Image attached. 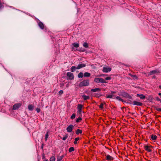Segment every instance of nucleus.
Segmentation results:
<instances>
[{
    "mask_svg": "<svg viewBox=\"0 0 161 161\" xmlns=\"http://www.w3.org/2000/svg\"><path fill=\"white\" fill-rule=\"evenodd\" d=\"M157 111H158L161 112V108H158L156 109Z\"/></svg>",
    "mask_w": 161,
    "mask_h": 161,
    "instance_id": "obj_44",
    "label": "nucleus"
},
{
    "mask_svg": "<svg viewBox=\"0 0 161 161\" xmlns=\"http://www.w3.org/2000/svg\"><path fill=\"white\" fill-rule=\"evenodd\" d=\"M43 144H42V147H41V148H42V149H43Z\"/></svg>",
    "mask_w": 161,
    "mask_h": 161,
    "instance_id": "obj_50",
    "label": "nucleus"
},
{
    "mask_svg": "<svg viewBox=\"0 0 161 161\" xmlns=\"http://www.w3.org/2000/svg\"><path fill=\"white\" fill-rule=\"evenodd\" d=\"M38 25L39 27L42 30H43L45 28H46V26L41 21H39L38 23Z\"/></svg>",
    "mask_w": 161,
    "mask_h": 161,
    "instance_id": "obj_7",
    "label": "nucleus"
},
{
    "mask_svg": "<svg viewBox=\"0 0 161 161\" xmlns=\"http://www.w3.org/2000/svg\"><path fill=\"white\" fill-rule=\"evenodd\" d=\"M160 71L158 69H156L154 70H152L150 71L149 73V75H152L153 74H156V73H160Z\"/></svg>",
    "mask_w": 161,
    "mask_h": 161,
    "instance_id": "obj_6",
    "label": "nucleus"
},
{
    "mask_svg": "<svg viewBox=\"0 0 161 161\" xmlns=\"http://www.w3.org/2000/svg\"><path fill=\"white\" fill-rule=\"evenodd\" d=\"M91 75L90 73L86 72L84 73V76L85 77H89Z\"/></svg>",
    "mask_w": 161,
    "mask_h": 161,
    "instance_id": "obj_20",
    "label": "nucleus"
},
{
    "mask_svg": "<svg viewBox=\"0 0 161 161\" xmlns=\"http://www.w3.org/2000/svg\"><path fill=\"white\" fill-rule=\"evenodd\" d=\"M82 133V131L81 130L78 129L76 130V133L77 135H79L80 134H81Z\"/></svg>",
    "mask_w": 161,
    "mask_h": 161,
    "instance_id": "obj_22",
    "label": "nucleus"
},
{
    "mask_svg": "<svg viewBox=\"0 0 161 161\" xmlns=\"http://www.w3.org/2000/svg\"><path fill=\"white\" fill-rule=\"evenodd\" d=\"M115 98L117 100H118L119 101H121L122 102H123V99H122L120 97H119V96H117L116 97H115Z\"/></svg>",
    "mask_w": 161,
    "mask_h": 161,
    "instance_id": "obj_30",
    "label": "nucleus"
},
{
    "mask_svg": "<svg viewBox=\"0 0 161 161\" xmlns=\"http://www.w3.org/2000/svg\"><path fill=\"white\" fill-rule=\"evenodd\" d=\"M158 95L159 96H160V97L161 98V93H158Z\"/></svg>",
    "mask_w": 161,
    "mask_h": 161,
    "instance_id": "obj_47",
    "label": "nucleus"
},
{
    "mask_svg": "<svg viewBox=\"0 0 161 161\" xmlns=\"http://www.w3.org/2000/svg\"><path fill=\"white\" fill-rule=\"evenodd\" d=\"M68 134L66 135L64 137L62 138V139L64 140L65 141V140L66 139L68 138Z\"/></svg>",
    "mask_w": 161,
    "mask_h": 161,
    "instance_id": "obj_34",
    "label": "nucleus"
},
{
    "mask_svg": "<svg viewBox=\"0 0 161 161\" xmlns=\"http://www.w3.org/2000/svg\"><path fill=\"white\" fill-rule=\"evenodd\" d=\"M82 97L85 100L88 99L90 98V97L89 96H86L85 95H83Z\"/></svg>",
    "mask_w": 161,
    "mask_h": 161,
    "instance_id": "obj_17",
    "label": "nucleus"
},
{
    "mask_svg": "<svg viewBox=\"0 0 161 161\" xmlns=\"http://www.w3.org/2000/svg\"><path fill=\"white\" fill-rule=\"evenodd\" d=\"M86 66V64H79L78 65L77 67V69H81L83 67H84Z\"/></svg>",
    "mask_w": 161,
    "mask_h": 161,
    "instance_id": "obj_11",
    "label": "nucleus"
},
{
    "mask_svg": "<svg viewBox=\"0 0 161 161\" xmlns=\"http://www.w3.org/2000/svg\"><path fill=\"white\" fill-rule=\"evenodd\" d=\"M21 106V104L20 103H17L14 104L13 107V110H16L19 109Z\"/></svg>",
    "mask_w": 161,
    "mask_h": 161,
    "instance_id": "obj_4",
    "label": "nucleus"
},
{
    "mask_svg": "<svg viewBox=\"0 0 161 161\" xmlns=\"http://www.w3.org/2000/svg\"><path fill=\"white\" fill-rule=\"evenodd\" d=\"M129 75L132 77L134 79H137V77L136 75H132L131 74H129Z\"/></svg>",
    "mask_w": 161,
    "mask_h": 161,
    "instance_id": "obj_27",
    "label": "nucleus"
},
{
    "mask_svg": "<svg viewBox=\"0 0 161 161\" xmlns=\"http://www.w3.org/2000/svg\"><path fill=\"white\" fill-rule=\"evenodd\" d=\"M156 99L157 101H160L161 100L158 97H156Z\"/></svg>",
    "mask_w": 161,
    "mask_h": 161,
    "instance_id": "obj_42",
    "label": "nucleus"
},
{
    "mask_svg": "<svg viewBox=\"0 0 161 161\" xmlns=\"http://www.w3.org/2000/svg\"><path fill=\"white\" fill-rule=\"evenodd\" d=\"M133 104L134 105L139 106H141L142 105V103L135 101L133 102Z\"/></svg>",
    "mask_w": 161,
    "mask_h": 161,
    "instance_id": "obj_12",
    "label": "nucleus"
},
{
    "mask_svg": "<svg viewBox=\"0 0 161 161\" xmlns=\"http://www.w3.org/2000/svg\"><path fill=\"white\" fill-rule=\"evenodd\" d=\"M105 156L106 160L108 161L113 160L114 159L113 158L108 154L106 155Z\"/></svg>",
    "mask_w": 161,
    "mask_h": 161,
    "instance_id": "obj_10",
    "label": "nucleus"
},
{
    "mask_svg": "<svg viewBox=\"0 0 161 161\" xmlns=\"http://www.w3.org/2000/svg\"><path fill=\"white\" fill-rule=\"evenodd\" d=\"M144 148L145 150L148 152H152V150L149 148V147L148 146L145 145L144 146Z\"/></svg>",
    "mask_w": 161,
    "mask_h": 161,
    "instance_id": "obj_14",
    "label": "nucleus"
},
{
    "mask_svg": "<svg viewBox=\"0 0 161 161\" xmlns=\"http://www.w3.org/2000/svg\"><path fill=\"white\" fill-rule=\"evenodd\" d=\"M160 102H161V100L160 101Z\"/></svg>",
    "mask_w": 161,
    "mask_h": 161,
    "instance_id": "obj_54",
    "label": "nucleus"
},
{
    "mask_svg": "<svg viewBox=\"0 0 161 161\" xmlns=\"http://www.w3.org/2000/svg\"><path fill=\"white\" fill-rule=\"evenodd\" d=\"M83 76V73L82 72H80L78 75V77L79 78H82Z\"/></svg>",
    "mask_w": 161,
    "mask_h": 161,
    "instance_id": "obj_25",
    "label": "nucleus"
},
{
    "mask_svg": "<svg viewBox=\"0 0 161 161\" xmlns=\"http://www.w3.org/2000/svg\"><path fill=\"white\" fill-rule=\"evenodd\" d=\"M100 83H107V82L103 79L100 78Z\"/></svg>",
    "mask_w": 161,
    "mask_h": 161,
    "instance_id": "obj_23",
    "label": "nucleus"
},
{
    "mask_svg": "<svg viewBox=\"0 0 161 161\" xmlns=\"http://www.w3.org/2000/svg\"><path fill=\"white\" fill-rule=\"evenodd\" d=\"M4 7V6L3 5L2 3V2L1 1H0V10L2 8H3Z\"/></svg>",
    "mask_w": 161,
    "mask_h": 161,
    "instance_id": "obj_36",
    "label": "nucleus"
},
{
    "mask_svg": "<svg viewBox=\"0 0 161 161\" xmlns=\"http://www.w3.org/2000/svg\"><path fill=\"white\" fill-rule=\"evenodd\" d=\"M34 108V106L32 104H29L28 106V108L29 110L32 111L33 110Z\"/></svg>",
    "mask_w": 161,
    "mask_h": 161,
    "instance_id": "obj_13",
    "label": "nucleus"
},
{
    "mask_svg": "<svg viewBox=\"0 0 161 161\" xmlns=\"http://www.w3.org/2000/svg\"><path fill=\"white\" fill-rule=\"evenodd\" d=\"M82 120V119L80 117H79L78 118L76 119V122L77 123H79Z\"/></svg>",
    "mask_w": 161,
    "mask_h": 161,
    "instance_id": "obj_33",
    "label": "nucleus"
},
{
    "mask_svg": "<svg viewBox=\"0 0 161 161\" xmlns=\"http://www.w3.org/2000/svg\"><path fill=\"white\" fill-rule=\"evenodd\" d=\"M75 114H72V115L71 116V119H75Z\"/></svg>",
    "mask_w": 161,
    "mask_h": 161,
    "instance_id": "obj_38",
    "label": "nucleus"
},
{
    "mask_svg": "<svg viewBox=\"0 0 161 161\" xmlns=\"http://www.w3.org/2000/svg\"><path fill=\"white\" fill-rule=\"evenodd\" d=\"M36 111L37 113H39L40 112V108H37L36 109Z\"/></svg>",
    "mask_w": 161,
    "mask_h": 161,
    "instance_id": "obj_40",
    "label": "nucleus"
},
{
    "mask_svg": "<svg viewBox=\"0 0 161 161\" xmlns=\"http://www.w3.org/2000/svg\"><path fill=\"white\" fill-rule=\"evenodd\" d=\"M100 91H101V89L99 88H95L92 89L91 90V91L92 92H96Z\"/></svg>",
    "mask_w": 161,
    "mask_h": 161,
    "instance_id": "obj_16",
    "label": "nucleus"
},
{
    "mask_svg": "<svg viewBox=\"0 0 161 161\" xmlns=\"http://www.w3.org/2000/svg\"><path fill=\"white\" fill-rule=\"evenodd\" d=\"M48 133L49 132L48 131L46 133V135H45V141H47L48 138V137L49 136L48 135Z\"/></svg>",
    "mask_w": 161,
    "mask_h": 161,
    "instance_id": "obj_32",
    "label": "nucleus"
},
{
    "mask_svg": "<svg viewBox=\"0 0 161 161\" xmlns=\"http://www.w3.org/2000/svg\"><path fill=\"white\" fill-rule=\"evenodd\" d=\"M80 139L79 137H77L75 139V141L74 142V143L75 144H76L77 143V141L79 140Z\"/></svg>",
    "mask_w": 161,
    "mask_h": 161,
    "instance_id": "obj_31",
    "label": "nucleus"
},
{
    "mask_svg": "<svg viewBox=\"0 0 161 161\" xmlns=\"http://www.w3.org/2000/svg\"><path fill=\"white\" fill-rule=\"evenodd\" d=\"M116 93V92L115 91H111V93L113 95V94H115Z\"/></svg>",
    "mask_w": 161,
    "mask_h": 161,
    "instance_id": "obj_45",
    "label": "nucleus"
},
{
    "mask_svg": "<svg viewBox=\"0 0 161 161\" xmlns=\"http://www.w3.org/2000/svg\"><path fill=\"white\" fill-rule=\"evenodd\" d=\"M81 51V52H84L85 51V49H82L80 51Z\"/></svg>",
    "mask_w": 161,
    "mask_h": 161,
    "instance_id": "obj_48",
    "label": "nucleus"
},
{
    "mask_svg": "<svg viewBox=\"0 0 161 161\" xmlns=\"http://www.w3.org/2000/svg\"><path fill=\"white\" fill-rule=\"evenodd\" d=\"M76 69H77V67L72 66L70 68V71L71 72H73L75 71Z\"/></svg>",
    "mask_w": 161,
    "mask_h": 161,
    "instance_id": "obj_19",
    "label": "nucleus"
},
{
    "mask_svg": "<svg viewBox=\"0 0 161 161\" xmlns=\"http://www.w3.org/2000/svg\"><path fill=\"white\" fill-rule=\"evenodd\" d=\"M89 84V80H84L81 82L79 84V86L80 87L82 86H87Z\"/></svg>",
    "mask_w": 161,
    "mask_h": 161,
    "instance_id": "obj_2",
    "label": "nucleus"
},
{
    "mask_svg": "<svg viewBox=\"0 0 161 161\" xmlns=\"http://www.w3.org/2000/svg\"><path fill=\"white\" fill-rule=\"evenodd\" d=\"M50 161H55V158L54 156L51 157L50 159Z\"/></svg>",
    "mask_w": 161,
    "mask_h": 161,
    "instance_id": "obj_35",
    "label": "nucleus"
},
{
    "mask_svg": "<svg viewBox=\"0 0 161 161\" xmlns=\"http://www.w3.org/2000/svg\"><path fill=\"white\" fill-rule=\"evenodd\" d=\"M111 69L110 68L103 67V71L105 73H107L111 71Z\"/></svg>",
    "mask_w": 161,
    "mask_h": 161,
    "instance_id": "obj_9",
    "label": "nucleus"
},
{
    "mask_svg": "<svg viewBox=\"0 0 161 161\" xmlns=\"http://www.w3.org/2000/svg\"><path fill=\"white\" fill-rule=\"evenodd\" d=\"M94 81L97 83H100V78H95L94 79Z\"/></svg>",
    "mask_w": 161,
    "mask_h": 161,
    "instance_id": "obj_24",
    "label": "nucleus"
},
{
    "mask_svg": "<svg viewBox=\"0 0 161 161\" xmlns=\"http://www.w3.org/2000/svg\"><path fill=\"white\" fill-rule=\"evenodd\" d=\"M67 79L68 80H72L74 79V75L72 73L68 72L66 74Z\"/></svg>",
    "mask_w": 161,
    "mask_h": 161,
    "instance_id": "obj_3",
    "label": "nucleus"
},
{
    "mask_svg": "<svg viewBox=\"0 0 161 161\" xmlns=\"http://www.w3.org/2000/svg\"><path fill=\"white\" fill-rule=\"evenodd\" d=\"M157 138V136L155 135H154L153 134L151 135V138L152 140H155Z\"/></svg>",
    "mask_w": 161,
    "mask_h": 161,
    "instance_id": "obj_21",
    "label": "nucleus"
},
{
    "mask_svg": "<svg viewBox=\"0 0 161 161\" xmlns=\"http://www.w3.org/2000/svg\"><path fill=\"white\" fill-rule=\"evenodd\" d=\"M73 46L76 48H77L79 47V44L78 43H74L73 44Z\"/></svg>",
    "mask_w": 161,
    "mask_h": 161,
    "instance_id": "obj_26",
    "label": "nucleus"
},
{
    "mask_svg": "<svg viewBox=\"0 0 161 161\" xmlns=\"http://www.w3.org/2000/svg\"><path fill=\"white\" fill-rule=\"evenodd\" d=\"M62 159L60 157H58L57 158V160L56 161H62Z\"/></svg>",
    "mask_w": 161,
    "mask_h": 161,
    "instance_id": "obj_39",
    "label": "nucleus"
},
{
    "mask_svg": "<svg viewBox=\"0 0 161 161\" xmlns=\"http://www.w3.org/2000/svg\"><path fill=\"white\" fill-rule=\"evenodd\" d=\"M74 127V126L73 125H71L68 126L66 130L67 132H71L73 130V129Z\"/></svg>",
    "mask_w": 161,
    "mask_h": 161,
    "instance_id": "obj_5",
    "label": "nucleus"
},
{
    "mask_svg": "<svg viewBox=\"0 0 161 161\" xmlns=\"http://www.w3.org/2000/svg\"><path fill=\"white\" fill-rule=\"evenodd\" d=\"M83 108V105L81 104H79L77 106L78 112L80 114H81L82 112V109Z\"/></svg>",
    "mask_w": 161,
    "mask_h": 161,
    "instance_id": "obj_8",
    "label": "nucleus"
},
{
    "mask_svg": "<svg viewBox=\"0 0 161 161\" xmlns=\"http://www.w3.org/2000/svg\"><path fill=\"white\" fill-rule=\"evenodd\" d=\"M99 108L101 109L103 108V103H101L100 104V105L99 106Z\"/></svg>",
    "mask_w": 161,
    "mask_h": 161,
    "instance_id": "obj_41",
    "label": "nucleus"
},
{
    "mask_svg": "<svg viewBox=\"0 0 161 161\" xmlns=\"http://www.w3.org/2000/svg\"><path fill=\"white\" fill-rule=\"evenodd\" d=\"M119 95L125 98H128L130 99H132V96L124 91H122L120 92V94H119Z\"/></svg>",
    "mask_w": 161,
    "mask_h": 161,
    "instance_id": "obj_1",
    "label": "nucleus"
},
{
    "mask_svg": "<svg viewBox=\"0 0 161 161\" xmlns=\"http://www.w3.org/2000/svg\"><path fill=\"white\" fill-rule=\"evenodd\" d=\"M155 77H155V76H153V78H155Z\"/></svg>",
    "mask_w": 161,
    "mask_h": 161,
    "instance_id": "obj_53",
    "label": "nucleus"
},
{
    "mask_svg": "<svg viewBox=\"0 0 161 161\" xmlns=\"http://www.w3.org/2000/svg\"><path fill=\"white\" fill-rule=\"evenodd\" d=\"M75 150L74 148L73 147H71L69 149V153H71Z\"/></svg>",
    "mask_w": 161,
    "mask_h": 161,
    "instance_id": "obj_28",
    "label": "nucleus"
},
{
    "mask_svg": "<svg viewBox=\"0 0 161 161\" xmlns=\"http://www.w3.org/2000/svg\"><path fill=\"white\" fill-rule=\"evenodd\" d=\"M137 96L140 97V98L142 99H144L146 98L145 96L143 94H137Z\"/></svg>",
    "mask_w": 161,
    "mask_h": 161,
    "instance_id": "obj_15",
    "label": "nucleus"
},
{
    "mask_svg": "<svg viewBox=\"0 0 161 161\" xmlns=\"http://www.w3.org/2000/svg\"><path fill=\"white\" fill-rule=\"evenodd\" d=\"M83 46L85 48H88V45L87 42H85L83 44Z\"/></svg>",
    "mask_w": 161,
    "mask_h": 161,
    "instance_id": "obj_29",
    "label": "nucleus"
},
{
    "mask_svg": "<svg viewBox=\"0 0 161 161\" xmlns=\"http://www.w3.org/2000/svg\"><path fill=\"white\" fill-rule=\"evenodd\" d=\"M159 87L160 89H161V85L159 86Z\"/></svg>",
    "mask_w": 161,
    "mask_h": 161,
    "instance_id": "obj_51",
    "label": "nucleus"
},
{
    "mask_svg": "<svg viewBox=\"0 0 161 161\" xmlns=\"http://www.w3.org/2000/svg\"><path fill=\"white\" fill-rule=\"evenodd\" d=\"M66 86L67 87H69V84H67Z\"/></svg>",
    "mask_w": 161,
    "mask_h": 161,
    "instance_id": "obj_52",
    "label": "nucleus"
},
{
    "mask_svg": "<svg viewBox=\"0 0 161 161\" xmlns=\"http://www.w3.org/2000/svg\"><path fill=\"white\" fill-rule=\"evenodd\" d=\"M106 97L107 98H115V96L114 95H113L112 94L108 95H107Z\"/></svg>",
    "mask_w": 161,
    "mask_h": 161,
    "instance_id": "obj_18",
    "label": "nucleus"
},
{
    "mask_svg": "<svg viewBox=\"0 0 161 161\" xmlns=\"http://www.w3.org/2000/svg\"><path fill=\"white\" fill-rule=\"evenodd\" d=\"M64 86V84H60V86Z\"/></svg>",
    "mask_w": 161,
    "mask_h": 161,
    "instance_id": "obj_49",
    "label": "nucleus"
},
{
    "mask_svg": "<svg viewBox=\"0 0 161 161\" xmlns=\"http://www.w3.org/2000/svg\"><path fill=\"white\" fill-rule=\"evenodd\" d=\"M59 157H60L61 158L63 159V158L64 157V155H62V156H60Z\"/></svg>",
    "mask_w": 161,
    "mask_h": 161,
    "instance_id": "obj_46",
    "label": "nucleus"
},
{
    "mask_svg": "<svg viewBox=\"0 0 161 161\" xmlns=\"http://www.w3.org/2000/svg\"><path fill=\"white\" fill-rule=\"evenodd\" d=\"M105 79L106 80H110L111 79V78L110 77H106L105 78Z\"/></svg>",
    "mask_w": 161,
    "mask_h": 161,
    "instance_id": "obj_43",
    "label": "nucleus"
},
{
    "mask_svg": "<svg viewBox=\"0 0 161 161\" xmlns=\"http://www.w3.org/2000/svg\"><path fill=\"white\" fill-rule=\"evenodd\" d=\"M63 93L64 92L63 91V90H61L59 92L58 95L59 96H61Z\"/></svg>",
    "mask_w": 161,
    "mask_h": 161,
    "instance_id": "obj_37",
    "label": "nucleus"
}]
</instances>
